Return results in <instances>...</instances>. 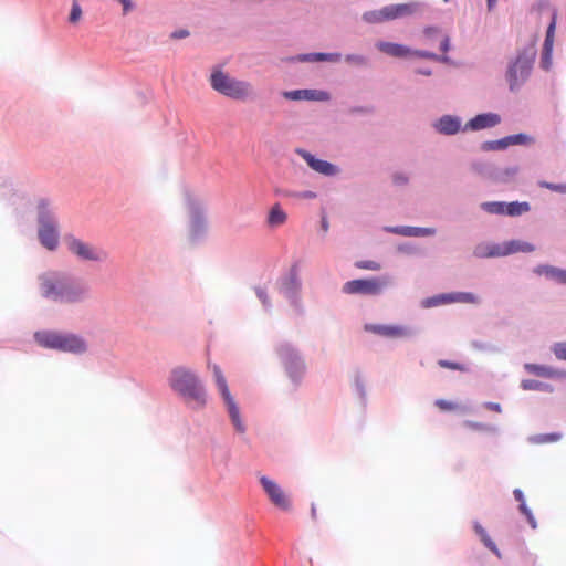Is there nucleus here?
<instances>
[{
    "label": "nucleus",
    "mask_w": 566,
    "mask_h": 566,
    "mask_svg": "<svg viewBox=\"0 0 566 566\" xmlns=\"http://www.w3.org/2000/svg\"><path fill=\"white\" fill-rule=\"evenodd\" d=\"M40 291L43 297L60 303L81 302L87 289L84 284L71 280L62 272L51 271L39 277Z\"/></svg>",
    "instance_id": "1"
},
{
    "label": "nucleus",
    "mask_w": 566,
    "mask_h": 566,
    "mask_svg": "<svg viewBox=\"0 0 566 566\" xmlns=\"http://www.w3.org/2000/svg\"><path fill=\"white\" fill-rule=\"evenodd\" d=\"M394 233L406 237H426L436 233L433 228H418V227H397L390 230Z\"/></svg>",
    "instance_id": "19"
},
{
    "label": "nucleus",
    "mask_w": 566,
    "mask_h": 566,
    "mask_svg": "<svg viewBox=\"0 0 566 566\" xmlns=\"http://www.w3.org/2000/svg\"><path fill=\"white\" fill-rule=\"evenodd\" d=\"M365 331L387 338H402L410 334L407 327L399 325L367 324Z\"/></svg>",
    "instance_id": "12"
},
{
    "label": "nucleus",
    "mask_w": 566,
    "mask_h": 566,
    "mask_svg": "<svg viewBox=\"0 0 566 566\" xmlns=\"http://www.w3.org/2000/svg\"><path fill=\"white\" fill-rule=\"evenodd\" d=\"M389 282L388 276L353 280L343 285V292L346 294L378 295L388 286Z\"/></svg>",
    "instance_id": "8"
},
{
    "label": "nucleus",
    "mask_w": 566,
    "mask_h": 566,
    "mask_svg": "<svg viewBox=\"0 0 566 566\" xmlns=\"http://www.w3.org/2000/svg\"><path fill=\"white\" fill-rule=\"evenodd\" d=\"M419 4L417 2L390 4L384 7L386 21L400 19L415 14L418 11Z\"/></svg>",
    "instance_id": "14"
},
{
    "label": "nucleus",
    "mask_w": 566,
    "mask_h": 566,
    "mask_svg": "<svg viewBox=\"0 0 566 566\" xmlns=\"http://www.w3.org/2000/svg\"><path fill=\"white\" fill-rule=\"evenodd\" d=\"M473 528H474L476 535L482 541V543L485 545V547H488L491 552H493L497 557H501V553H500L497 546L491 539V537L489 536V534L486 533L484 527L479 522H475L473 525Z\"/></svg>",
    "instance_id": "22"
},
{
    "label": "nucleus",
    "mask_w": 566,
    "mask_h": 566,
    "mask_svg": "<svg viewBox=\"0 0 566 566\" xmlns=\"http://www.w3.org/2000/svg\"><path fill=\"white\" fill-rule=\"evenodd\" d=\"M513 494H514L515 500L520 502V510H521V512L526 516L530 525L533 528H535L536 527V521H535L532 512L530 511V509L525 504L523 492L520 489H515Z\"/></svg>",
    "instance_id": "24"
},
{
    "label": "nucleus",
    "mask_w": 566,
    "mask_h": 566,
    "mask_svg": "<svg viewBox=\"0 0 566 566\" xmlns=\"http://www.w3.org/2000/svg\"><path fill=\"white\" fill-rule=\"evenodd\" d=\"M500 120L501 118L497 114H481L472 118L468 123V127H470L473 130L484 129L497 125Z\"/></svg>",
    "instance_id": "16"
},
{
    "label": "nucleus",
    "mask_w": 566,
    "mask_h": 566,
    "mask_svg": "<svg viewBox=\"0 0 566 566\" xmlns=\"http://www.w3.org/2000/svg\"><path fill=\"white\" fill-rule=\"evenodd\" d=\"M553 353L560 360H566V342L556 343L553 346Z\"/></svg>",
    "instance_id": "33"
},
{
    "label": "nucleus",
    "mask_w": 566,
    "mask_h": 566,
    "mask_svg": "<svg viewBox=\"0 0 566 566\" xmlns=\"http://www.w3.org/2000/svg\"><path fill=\"white\" fill-rule=\"evenodd\" d=\"M535 247L528 242L512 240L502 244H481L474 250L479 258L505 256L517 252H533Z\"/></svg>",
    "instance_id": "6"
},
{
    "label": "nucleus",
    "mask_w": 566,
    "mask_h": 566,
    "mask_svg": "<svg viewBox=\"0 0 566 566\" xmlns=\"http://www.w3.org/2000/svg\"><path fill=\"white\" fill-rule=\"evenodd\" d=\"M363 19L367 23H381V22H385L386 19H385L384 8L380 9V10H373V11L365 12L363 14Z\"/></svg>",
    "instance_id": "28"
},
{
    "label": "nucleus",
    "mask_w": 566,
    "mask_h": 566,
    "mask_svg": "<svg viewBox=\"0 0 566 566\" xmlns=\"http://www.w3.org/2000/svg\"><path fill=\"white\" fill-rule=\"evenodd\" d=\"M314 195L312 192H308L306 197H313Z\"/></svg>",
    "instance_id": "53"
},
{
    "label": "nucleus",
    "mask_w": 566,
    "mask_h": 566,
    "mask_svg": "<svg viewBox=\"0 0 566 566\" xmlns=\"http://www.w3.org/2000/svg\"><path fill=\"white\" fill-rule=\"evenodd\" d=\"M303 93H304V94H306V93H307V91H295V92H291V93H289V94H287V96H291V97H293V98H300V95H301V94H303Z\"/></svg>",
    "instance_id": "46"
},
{
    "label": "nucleus",
    "mask_w": 566,
    "mask_h": 566,
    "mask_svg": "<svg viewBox=\"0 0 566 566\" xmlns=\"http://www.w3.org/2000/svg\"><path fill=\"white\" fill-rule=\"evenodd\" d=\"M394 182L398 186H402L408 182V178L402 174H396L394 175Z\"/></svg>",
    "instance_id": "40"
},
{
    "label": "nucleus",
    "mask_w": 566,
    "mask_h": 566,
    "mask_svg": "<svg viewBox=\"0 0 566 566\" xmlns=\"http://www.w3.org/2000/svg\"><path fill=\"white\" fill-rule=\"evenodd\" d=\"M258 295L263 301V303H265V294L262 290L258 291Z\"/></svg>",
    "instance_id": "49"
},
{
    "label": "nucleus",
    "mask_w": 566,
    "mask_h": 566,
    "mask_svg": "<svg viewBox=\"0 0 566 566\" xmlns=\"http://www.w3.org/2000/svg\"><path fill=\"white\" fill-rule=\"evenodd\" d=\"M69 250L77 258L85 261H101L105 259L106 253L102 250L83 242L76 238H70L66 241Z\"/></svg>",
    "instance_id": "10"
},
{
    "label": "nucleus",
    "mask_w": 566,
    "mask_h": 566,
    "mask_svg": "<svg viewBox=\"0 0 566 566\" xmlns=\"http://www.w3.org/2000/svg\"><path fill=\"white\" fill-rule=\"evenodd\" d=\"M558 283L566 285V270H562Z\"/></svg>",
    "instance_id": "47"
},
{
    "label": "nucleus",
    "mask_w": 566,
    "mask_h": 566,
    "mask_svg": "<svg viewBox=\"0 0 566 566\" xmlns=\"http://www.w3.org/2000/svg\"><path fill=\"white\" fill-rule=\"evenodd\" d=\"M189 32L187 30H178L171 33V38L176 40L187 38Z\"/></svg>",
    "instance_id": "41"
},
{
    "label": "nucleus",
    "mask_w": 566,
    "mask_h": 566,
    "mask_svg": "<svg viewBox=\"0 0 566 566\" xmlns=\"http://www.w3.org/2000/svg\"><path fill=\"white\" fill-rule=\"evenodd\" d=\"M544 186L553 191L566 193V184L565 185H555V184H544Z\"/></svg>",
    "instance_id": "38"
},
{
    "label": "nucleus",
    "mask_w": 566,
    "mask_h": 566,
    "mask_svg": "<svg viewBox=\"0 0 566 566\" xmlns=\"http://www.w3.org/2000/svg\"><path fill=\"white\" fill-rule=\"evenodd\" d=\"M438 364L442 368H448V369H452V370H462L463 369V367L460 364L449 361V360H439Z\"/></svg>",
    "instance_id": "37"
},
{
    "label": "nucleus",
    "mask_w": 566,
    "mask_h": 566,
    "mask_svg": "<svg viewBox=\"0 0 566 566\" xmlns=\"http://www.w3.org/2000/svg\"><path fill=\"white\" fill-rule=\"evenodd\" d=\"M82 17V9L77 1H73L72 9L69 15V21L71 23H77Z\"/></svg>",
    "instance_id": "31"
},
{
    "label": "nucleus",
    "mask_w": 566,
    "mask_h": 566,
    "mask_svg": "<svg viewBox=\"0 0 566 566\" xmlns=\"http://www.w3.org/2000/svg\"><path fill=\"white\" fill-rule=\"evenodd\" d=\"M482 208L489 212L494 214H505V203L504 202H484L482 203Z\"/></svg>",
    "instance_id": "29"
},
{
    "label": "nucleus",
    "mask_w": 566,
    "mask_h": 566,
    "mask_svg": "<svg viewBox=\"0 0 566 566\" xmlns=\"http://www.w3.org/2000/svg\"><path fill=\"white\" fill-rule=\"evenodd\" d=\"M446 298L447 301H449V303L476 304L479 302V297L470 292L448 293V296Z\"/></svg>",
    "instance_id": "23"
},
{
    "label": "nucleus",
    "mask_w": 566,
    "mask_h": 566,
    "mask_svg": "<svg viewBox=\"0 0 566 566\" xmlns=\"http://www.w3.org/2000/svg\"><path fill=\"white\" fill-rule=\"evenodd\" d=\"M345 60L348 62V63H353V64H356V65H365L366 64V57H364L363 55H357V54H349L345 57Z\"/></svg>",
    "instance_id": "36"
},
{
    "label": "nucleus",
    "mask_w": 566,
    "mask_h": 566,
    "mask_svg": "<svg viewBox=\"0 0 566 566\" xmlns=\"http://www.w3.org/2000/svg\"><path fill=\"white\" fill-rule=\"evenodd\" d=\"M484 406L489 410H492V411H495V412H501L502 411L501 406L499 403H496V402H486Z\"/></svg>",
    "instance_id": "43"
},
{
    "label": "nucleus",
    "mask_w": 566,
    "mask_h": 566,
    "mask_svg": "<svg viewBox=\"0 0 566 566\" xmlns=\"http://www.w3.org/2000/svg\"><path fill=\"white\" fill-rule=\"evenodd\" d=\"M434 403L442 411H452L457 408L455 403L444 399H438Z\"/></svg>",
    "instance_id": "35"
},
{
    "label": "nucleus",
    "mask_w": 566,
    "mask_h": 566,
    "mask_svg": "<svg viewBox=\"0 0 566 566\" xmlns=\"http://www.w3.org/2000/svg\"><path fill=\"white\" fill-rule=\"evenodd\" d=\"M449 46H450V41H449V38L448 36H444L441 41V45H440V49L442 52H447L449 50Z\"/></svg>",
    "instance_id": "44"
},
{
    "label": "nucleus",
    "mask_w": 566,
    "mask_h": 566,
    "mask_svg": "<svg viewBox=\"0 0 566 566\" xmlns=\"http://www.w3.org/2000/svg\"><path fill=\"white\" fill-rule=\"evenodd\" d=\"M260 482L266 492L270 501L283 511H289L291 509V502L281 489V486L274 481L270 480L266 476H262Z\"/></svg>",
    "instance_id": "11"
},
{
    "label": "nucleus",
    "mask_w": 566,
    "mask_h": 566,
    "mask_svg": "<svg viewBox=\"0 0 566 566\" xmlns=\"http://www.w3.org/2000/svg\"><path fill=\"white\" fill-rule=\"evenodd\" d=\"M530 210V205L527 202H511L505 203V214L509 216H520Z\"/></svg>",
    "instance_id": "27"
},
{
    "label": "nucleus",
    "mask_w": 566,
    "mask_h": 566,
    "mask_svg": "<svg viewBox=\"0 0 566 566\" xmlns=\"http://www.w3.org/2000/svg\"><path fill=\"white\" fill-rule=\"evenodd\" d=\"M528 140H531V138L528 136L523 135V134H517V135L505 137L501 140L492 142L489 144L490 145L489 148L490 149H501V148H505L509 145L523 144Z\"/></svg>",
    "instance_id": "21"
},
{
    "label": "nucleus",
    "mask_w": 566,
    "mask_h": 566,
    "mask_svg": "<svg viewBox=\"0 0 566 566\" xmlns=\"http://www.w3.org/2000/svg\"><path fill=\"white\" fill-rule=\"evenodd\" d=\"M522 387H523V389H526V390L538 389L539 384L535 380H524L522 382Z\"/></svg>",
    "instance_id": "39"
},
{
    "label": "nucleus",
    "mask_w": 566,
    "mask_h": 566,
    "mask_svg": "<svg viewBox=\"0 0 566 566\" xmlns=\"http://www.w3.org/2000/svg\"><path fill=\"white\" fill-rule=\"evenodd\" d=\"M419 55L421 56H426V57H430V59H436V54L433 53H427V52H423V53H420Z\"/></svg>",
    "instance_id": "48"
},
{
    "label": "nucleus",
    "mask_w": 566,
    "mask_h": 566,
    "mask_svg": "<svg viewBox=\"0 0 566 566\" xmlns=\"http://www.w3.org/2000/svg\"><path fill=\"white\" fill-rule=\"evenodd\" d=\"M555 27H556V15L554 14L553 19L547 28L546 38H545L544 46H543L542 65L546 70L551 65Z\"/></svg>",
    "instance_id": "15"
},
{
    "label": "nucleus",
    "mask_w": 566,
    "mask_h": 566,
    "mask_svg": "<svg viewBox=\"0 0 566 566\" xmlns=\"http://www.w3.org/2000/svg\"><path fill=\"white\" fill-rule=\"evenodd\" d=\"M436 128L442 134L452 135L459 132L460 122L458 118L447 115L438 120Z\"/></svg>",
    "instance_id": "18"
},
{
    "label": "nucleus",
    "mask_w": 566,
    "mask_h": 566,
    "mask_svg": "<svg viewBox=\"0 0 566 566\" xmlns=\"http://www.w3.org/2000/svg\"><path fill=\"white\" fill-rule=\"evenodd\" d=\"M327 228H328L327 222L324 220V221H323V229L326 231V230H327Z\"/></svg>",
    "instance_id": "52"
},
{
    "label": "nucleus",
    "mask_w": 566,
    "mask_h": 566,
    "mask_svg": "<svg viewBox=\"0 0 566 566\" xmlns=\"http://www.w3.org/2000/svg\"><path fill=\"white\" fill-rule=\"evenodd\" d=\"M448 296V293L447 294H441V295H437V296H433L431 298H428L427 300V306H438V305H441V304H448L449 301H447V297Z\"/></svg>",
    "instance_id": "34"
},
{
    "label": "nucleus",
    "mask_w": 566,
    "mask_h": 566,
    "mask_svg": "<svg viewBox=\"0 0 566 566\" xmlns=\"http://www.w3.org/2000/svg\"><path fill=\"white\" fill-rule=\"evenodd\" d=\"M496 0H488V6L491 9L495 4Z\"/></svg>",
    "instance_id": "50"
},
{
    "label": "nucleus",
    "mask_w": 566,
    "mask_h": 566,
    "mask_svg": "<svg viewBox=\"0 0 566 566\" xmlns=\"http://www.w3.org/2000/svg\"><path fill=\"white\" fill-rule=\"evenodd\" d=\"M297 154L307 163V165L315 171L325 175V176H334L338 172V168L333 164L317 159L312 154L306 150L298 149Z\"/></svg>",
    "instance_id": "13"
},
{
    "label": "nucleus",
    "mask_w": 566,
    "mask_h": 566,
    "mask_svg": "<svg viewBox=\"0 0 566 566\" xmlns=\"http://www.w3.org/2000/svg\"><path fill=\"white\" fill-rule=\"evenodd\" d=\"M535 45L534 43L523 52H521L515 62L510 65L506 78L510 84V90H517L530 76L532 65L535 59Z\"/></svg>",
    "instance_id": "5"
},
{
    "label": "nucleus",
    "mask_w": 566,
    "mask_h": 566,
    "mask_svg": "<svg viewBox=\"0 0 566 566\" xmlns=\"http://www.w3.org/2000/svg\"><path fill=\"white\" fill-rule=\"evenodd\" d=\"M210 85L216 92L233 99H245L252 92L249 82L231 77L220 70L211 73Z\"/></svg>",
    "instance_id": "4"
},
{
    "label": "nucleus",
    "mask_w": 566,
    "mask_h": 566,
    "mask_svg": "<svg viewBox=\"0 0 566 566\" xmlns=\"http://www.w3.org/2000/svg\"><path fill=\"white\" fill-rule=\"evenodd\" d=\"M39 239L48 250H55L59 244V233L54 219L45 211L39 214Z\"/></svg>",
    "instance_id": "9"
},
{
    "label": "nucleus",
    "mask_w": 566,
    "mask_h": 566,
    "mask_svg": "<svg viewBox=\"0 0 566 566\" xmlns=\"http://www.w3.org/2000/svg\"><path fill=\"white\" fill-rule=\"evenodd\" d=\"M355 266L357 269L369 270V271H378L381 269L380 263H378L376 261H371V260L357 261L355 263Z\"/></svg>",
    "instance_id": "30"
},
{
    "label": "nucleus",
    "mask_w": 566,
    "mask_h": 566,
    "mask_svg": "<svg viewBox=\"0 0 566 566\" xmlns=\"http://www.w3.org/2000/svg\"><path fill=\"white\" fill-rule=\"evenodd\" d=\"M35 342L44 348L80 355L86 352V342L78 335L42 331L34 334Z\"/></svg>",
    "instance_id": "3"
},
{
    "label": "nucleus",
    "mask_w": 566,
    "mask_h": 566,
    "mask_svg": "<svg viewBox=\"0 0 566 566\" xmlns=\"http://www.w3.org/2000/svg\"><path fill=\"white\" fill-rule=\"evenodd\" d=\"M287 220V213L283 210L280 203H274L269 210L266 223L270 228H279Z\"/></svg>",
    "instance_id": "17"
},
{
    "label": "nucleus",
    "mask_w": 566,
    "mask_h": 566,
    "mask_svg": "<svg viewBox=\"0 0 566 566\" xmlns=\"http://www.w3.org/2000/svg\"><path fill=\"white\" fill-rule=\"evenodd\" d=\"M377 48L390 55V56H395V57H402V56H406L408 55L409 53V49L401 45V44H397V43H391V42H378L377 43Z\"/></svg>",
    "instance_id": "20"
},
{
    "label": "nucleus",
    "mask_w": 566,
    "mask_h": 566,
    "mask_svg": "<svg viewBox=\"0 0 566 566\" xmlns=\"http://www.w3.org/2000/svg\"><path fill=\"white\" fill-rule=\"evenodd\" d=\"M123 3L124 12L126 13L132 8V2L129 0H119Z\"/></svg>",
    "instance_id": "45"
},
{
    "label": "nucleus",
    "mask_w": 566,
    "mask_h": 566,
    "mask_svg": "<svg viewBox=\"0 0 566 566\" xmlns=\"http://www.w3.org/2000/svg\"><path fill=\"white\" fill-rule=\"evenodd\" d=\"M212 371L216 385L228 408V412L230 415L233 426L235 427L237 431L241 433L244 432L245 427L243 424V421L241 420L239 408L230 394L226 377L223 376L221 368L218 365H213Z\"/></svg>",
    "instance_id": "7"
},
{
    "label": "nucleus",
    "mask_w": 566,
    "mask_h": 566,
    "mask_svg": "<svg viewBox=\"0 0 566 566\" xmlns=\"http://www.w3.org/2000/svg\"><path fill=\"white\" fill-rule=\"evenodd\" d=\"M420 73L424 74V75H430L431 72L430 71H427V70H423V71H420Z\"/></svg>",
    "instance_id": "51"
},
{
    "label": "nucleus",
    "mask_w": 566,
    "mask_h": 566,
    "mask_svg": "<svg viewBox=\"0 0 566 566\" xmlns=\"http://www.w3.org/2000/svg\"><path fill=\"white\" fill-rule=\"evenodd\" d=\"M171 388L180 394L192 408H202L206 405V392L197 376L184 367L172 369L169 379Z\"/></svg>",
    "instance_id": "2"
},
{
    "label": "nucleus",
    "mask_w": 566,
    "mask_h": 566,
    "mask_svg": "<svg viewBox=\"0 0 566 566\" xmlns=\"http://www.w3.org/2000/svg\"><path fill=\"white\" fill-rule=\"evenodd\" d=\"M534 273H536L537 275H546V276L558 282L559 277H560L562 269H558V268H555L552 265L541 264L534 269Z\"/></svg>",
    "instance_id": "25"
},
{
    "label": "nucleus",
    "mask_w": 566,
    "mask_h": 566,
    "mask_svg": "<svg viewBox=\"0 0 566 566\" xmlns=\"http://www.w3.org/2000/svg\"><path fill=\"white\" fill-rule=\"evenodd\" d=\"M465 426L473 430H484L486 428L484 424L473 421H467Z\"/></svg>",
    "instance_id": "42"
},
{
    "label": "nucleus",
    "mask_w": 566,
    "mask_h": 566,
    "mask_svg": "<svg viewBox=\"0 0 566 566\" xmlns=\"http://www.w3.org/2000/svg\"><path fill=\"white\" fill-rule=\"evenodd\" d=\"M342 55L339 53H313L303 56V61H328L338 62Z\"/></svg>",
    "instance_id": "26"
},
{
    "label": "nucleus",
    "mask_w": 566,
    "mask_h": 566,
    "mask_svg": "<svg viewBox=\"0 0 566 566\" xmlns=\"http://www.w3.org/2000/svg\"><path fill=\"white\" fill-rule=\"evenodd\" d=\"M526 368L528 371L535 374V375H538V376H552L553 375V371L545 367V366H541V365H526Z\"/></svg>",
    "instance_id": "32"
}]
</instances>
